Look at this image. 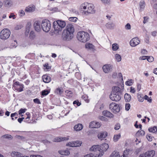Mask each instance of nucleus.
<instances>
[{
    "mask_svg": "<svg viewBox=\"0 0 157 157\" xmlns=\"http://www.w3.org/2000/svg\"><path fill=\"white\" fill-rule=\"evenodd\" d=\"M75 29L74 26L71 24L67 25L62 33V37L64 40L69 41L73 37Z\"/></svg>",
    "mask_w": 157,
    "mask_h": 157,
    "instance_id": "obj_1",
    "label": "nucleus"
},
{
    "mask_svg": "<svg viewBox=\"0 0 157 157\" xmlns=\"http://www.w3.org/2000/svg\"><path fill=\"white\" fill-rule=\"evenodd\" d=\"M66 26V23L64 21L58 20L53 23V27L54 29V33L56 35L60 34L61 32Z\"/></svg>",
    "mask_w": 157,
    "mask_h": 157,
    "instance_id": "obj_2",
    "label": "nucleus"
},
{
    "mask_svg": "<svg viewBox=\"0 0 157 157\" xmlns=\"http://www.w3.org/2000/svg\"><path fill=\"white\" fill-rule=\"evenodd\" d=\"M77 37L79 41L82 43H85L90 39L89 34L83 31L79 32L77 33Z\"/></svg>",
    "mask_w": 157,
    "mask_h": 157,
    "instance_id": "obj_3",
    "label": "nucleus"
},
{
    "mask_svg": "<svg viewBox=\"0 0 157 157\" xmlns=\"http://www.w3.org/2000/svg\"><path fill=\"white\" fill-rule=\"evenodd\" d=\"M42 30L45 32H48L50 30L51 25L50 21L47 19L43 20L41 24Z\"/></svg>",
    "mask_w": 157,
    "mask_h": 157,
    "instance_id": "obj_4",
    "label": "nucleus"
},
{
    "mask_svg": "<svg viewBox=\"0 0 157 157\" xmlns=\"http://www.w3.org/2000/svg\"><path fill=\"white\" fill-rule=\"evenodd\" d=\"M10 35V32L9 29H4L0 33V38L2 40H6L9 38Z\"/></svg>",
    "mask_w": 157,
    "mask_h": 157,
    "instance_id": "obj_5",
    "label": "nucleus"
},
{
    "mask_svg": "<svg viewBox=\"0 0 157 157\" xmlns=\"http://www.w3.org/2000/svg\"><path fill=\"white\" fill-rule=\"evenodd\" d=\"M87 10H83L82 13L83 14H85L86 15H88L89 13H94V6L92 4H89L87 6Z\"/></svg>",
    "mask_w": 157,
    "mask_h": 157,
    "instance_id": "obj_6",
    "label": "nucleus"
},
{
    "mask_svg": "<svg viewBox=\"0 0 157 157\" xmlns=\"http://www.w3.org/2000/svg\"><path fill=\"white\" fill-rule=\"evenodd\" d=\"M109 108L112 112L115 113L118 112L120 110L119 105L115 103H111L109 105Z\"/></svg>",
    "mask_w": 157,
    "mask_h": 157,
    "instance_id": "obj_7",
    "label": "nucleus"
},
{
    "mask_svg": "<svg viewBox=\"0 0 157 157\" xmlns=\"http://www.w3.org/2000/svg\"><path fill=\"white\" fill-rule=\"evenodd\" d=\"M121 95L122 94L111 93L109 95V98L112 101H117L121 100Z\"/></svg>",
    "mask_w": 157,
    "mask_h": 157,
    "instance_id": "obj_8",
    "label": "nucleus"
},
{
    "mask_svg": "<svg viewBox=\"0 0 157 157\" xmlns=\"http://www.w3.org/2000/svg\"><path fill=\"white\" fill-rule=\"evenodd\" d=\"M23 86L22 84H20L18 82H16L14 83L13 89L19 92H21L23 90Z\"/></svg>",
    "mask_w": 157,
    "mask_h": 157,
    "instance_id": "obj_9",
    "label": "nucleus"
},
{
    "mask_svg": "<svg viewBox=\"0 0 157 157\" xmlns=\"http://www.w3.org/2000/svg\"><path fill=\"white\" fill-rule=\"evenodd\" d=\"M140 41L138 37H135L132 39L130 42V44L132 47H135L139 44Z\"/></svg>",
    "mask_w": 157,
    "mask_h": 157,
    "instance_id": "obj_10",
    "label": "nucleus"
},
{
    "mask_svg": "<svg viewBox=\"0 0 157 157\" xmlns=\"http://www.w3.org/2000/svg\"><path fill=\"white\" fill-rule=\"evenodd\" d=\"M33 27L36 32H40L41 31L40 22L39 21H36L33 24Z\"/></svg>",
    "mask_w": 157,
    "mask_h": 157,
    "instance_id": "obj_11",
    "label": "nucleus"
},
{
    "mask_svg": "<svg viewBox=\"0 0 157 157\" xmlns=\"http://www.w3.org/2000/svg\"><path fill=\"white\" fill-rule=\"evenodd\" d=\"M113 66L110 64H106L104 65L102 68L105 73H108L112 71Z\"/></svg>",
    "mask_w": 157,
    "mask_h": 157,
    "instance_id": "obj_12",
    "label": "nucleus"
},
{
    "mask_svg": "<svg viewBox=\"0 0 157 157\" xmlns=\"http://www.w3.org/2000/svg\"><path fill=\"white\" fill-rule=\"evenodd\" d=\"M109 146L108 144L106 143L102 144L101 146H100V154L103 153V155L104 154L103 151H106L109 148Z\"/></svg>",
    "mask_w": 157,
    "mask_h": 157,
    "instance_id": "obj_13",
    "label": "nucleus"
},
{
    "mask_svg": "<svg viewBox=\"0 0 157 157\" xmlns=\"http://www.w3.org/2000/svg\"><path fill=\"white\" fill-rule=\"evenodd\" d=\"M107 136V133L106 132H99L98 134V138L101 140H103Z\"/></svg>",
    "mask_w": 157,
    "mask_h": 157,
    "instance_id": "obj_14",
    "label": "nucleus"
},
{
    "mask_svg": "<svg viewBox=\"0 0 157 157\" xmlns=\"http://www.w3.org/2000/svg\"><path fill=\"white\" fill-rule=\"evenodd\" d=\"M101 126V124L99 122L94 121L90 123L89 127L92 128H99Z\"/></svg>",
    "mask_w": 157,
    "mask_h": 157,
    "instance_id": "obj_15",
    "label": "nucleus"
},
{
    "mask_svg": "<svg viewBox=\"0 0 157 157\" xmlns=\"http://www.w3.org/2000/svg\"><path fill=\"white\" fill-rule=\"evenodd\" d=\"M155 154V152L154 150L149 151L146 152L143 154L144 157H153Z\"/></svg>",
    "mask_w": 157,
    "mask_h": 157,
    "instance_id": "obj_16",
    "label": "nucleus"
},
{
    "mask_svg": "<svg viewBox=\"0 0 157 157\" xmlns=\"http://www.w3.org/2000/svg\"><path fill=\"white\" fill-rule=\"evenodd\" d=\"M111 93L122 94L121 89L118 86L113 87H112V90Z\"/></svg>",
    "mask_w": 157,
    "mask_h": 157,
    "instance_id": "obj_17",
    "label": "nucleus"
},
{
    "mask_svg": "<svg viewBox=\"0 0 157 157\" xmlns=\"http://www.w3.org/2000/svg\"><path fill=\"white\" fill-rule=\"evenodd\" d=\"M100 146L99 145L93 146L90 148L91 151H96L98 154H100Z\"/></svg>",
    "mask_w": 157,
    "mask_h": 157,
    "instance_id": "obj_18",
    "label": "nucleus"
},
{
    "mask_svg": "<svg viewBox=\"0 0 157 157\" xmlns=\"http://www.w3.org/2000/svg\"><path fill=\"white\" fill-rule=\"evenodd\" d=\"M43 80L45 83H48L51 81V78L47 75H44L42 76Z\"/></svg>",
    "mask_w": 157,
    "mask_h": 157,
    "instance_id": "obj_19",
    "label": "nucleus"
},
{
    "mask_svg": "<svg viewBox=\"0 0 157 157\" xmlns=\"http://www.w3.org/2000/svg\"><path fill=\"white\" fill-rule=\"evenodd\" d=\"M35 9L34 5H30L27 7L25 9V11L27 12H31L34 11Z\"/></svg>",
    "mask_w": 157,
    "mask_h": 157,
    "instance_id": "obj_20",
    "label": "nucleus"
},
{
    "mask_svg": "<svg viewBox=\"0 0 157 157\" xmlns=\"http://www.w3.org/2000/svg\"><path fill=\"white\" fill-rule=\"evenodd\" d=\"M102 114L107 117H112L113 116V115L112 113L107 110L104 111L102 112Z\"/></svg>",
    "mask_w": 157,
    "mask_h": 157,
    "instance_id": "obj_21",
    "label": "nucleus"
},
{
    "mask_svg": "<svg viewBox=\"0 0 157 157\" xmlns=\"http://www.w3.org/2000/svg\"><path fill=\"white\" fill-rule=\"evenodd\" d=\"M31 27V24L30 22H28L27 23L26 26V31L25 34L27 35L29 33L30 30V29Z\"/></svg>",
    "mask_w": 157,
    "mask_h": 157,
    "instance_id": "obj_22",
    "label": "nucleus"
},
{
    "mask_svg": "<svg viewBox=\"0 0 157 157\" xmlns=\"http://www.w3.org/2000/svg\"><path fill=\"white\" fill-rule=\"evenodd\" d=\"M21 155L22 154L20 152L15 151H12L11 154L12 157H20Z\"/></svg>",
    "mask_w": 157,
    "mask_h": 157,
    "instance_id": "obj_23",
    "label": "nucleus"
},
{
    "mask_svg": "<svg viewBox=\"0 0 157 157\" xmlns=\"http://www.w3.org/2000/svg\"><path fill=\"white\" fill-rule=\"evenodd\" d=\"M83 125L82 124H79L75 126L74 128L76 131H80L83 128Z\"/></svg>",
    "mask_w": 157,
    "mask_h": 157,
    "instance_id": "obj_24",
    "label": "nucleus"
},
{
    "mask_svg": "<svg viewBox=\"0 0 157 157\" xmlns=\"http://www.w3.org/2000/svg\"><path fill=\"white\" fill-rule=\"evenodd\" d=\"M85 48L87 49L93 50L94 49V46L92 44L86 43L85 44Z\"/></svg>",
    "mask_w": 157,
    "mask_h": 157,
    "instance_id": "obj_25",
    "label": "nucleus"
},
{
    "mask_svg": "<svg viewBox=\"0 0 157 157\" xmlns=\"http://www.w3.org/2000/svg\"><path fill=\"white\" fill-rule=\"evenodd\" d=\"M139 6L140 7V11H141L143 10L145 6V2L144 0L141 1L139 3Z\"/></svg>",
    "mask_w": 157,
    "mask_h": 157,
    "instance_id": "obj_26",
    "label": "nucleus"
},
{
    "mask_svg": "<svg viewBox=\"0 0 157 157\" xmlns=\"http://www.w3.org/2000/svg\"><path fill=\"white\" fill-rule=\"evenodd\" d=\"M59 152L63 155H68L70 154V151L67 149L63 151H59Z\"/></svg>",
    "mask_w": 157,
    "mask_h": 157,
    "instance_id": "obj_27",
    "label": "nucleus"
},
{
    "mask_svg": "<svg viewBox=\"0 0 157 157\" xmlns=\"http://www.w3.org/2000/svg\"><path fill=\"white\" fill-rule=\"evenodd\" d=\"M103 153H101V154L98 155L97 154L96 155L94 156L93 153H91L89 154H87L85 155L84 157H101L103 155Z\"/></svg>",
    "mask_w": 157,
    "mask_h": 157,
    "instance_id": "obj_28",
    "label": "nucleus"
},
{
    "mask_svg": "<svg viewBox=\"0 0 157 157\" xmlns=\"http://www.w3.org/2000/svg\"><path fill=\"white\" fill-rule=\"evenodd\" d=\"M66 138L65 137H57L54 139L53 140V141L56 142H60L62 141H64L66 140Z\"/></svg>",
    "mask_w": 157,
    "mask_h": 157,
    "instance_id": "obj_29",
    "label": "nucleus"
},
{
    "mask_svg": "<svg viewBox=\"0 0 157 157\" xmlns=\"http://www.w3.org/2000/svg\"><path fill=\"white\" fill-rule=\"evenodd\" d=\"M137 97L140 102H142L144 101V97L142 94L138 93L137 94Z\"/></svg>",
    "mask_w": 157,
    "mask_h": 157,
    "instance_id": "obj_30",
    "label": "nucleus"
},
{
    "mask_svg": "<svg viewBox=\"0 0 157 157\" xmlns=\"http://www.w3.org/2000/svg\"><path fill=\"white\" fill-rule=\"evenodd\" d=\"M148 130L150 132L155 133L157 132V127L155 126L152 128H150Z\"/></svg>",
    "mask_w": 157,
    "mask_h": 157,
    "instance_id": "obj_31",
    "label": "nucleus"
},
{
    "mask_svg": "<svg viewBox=\"0 0 157 157\" xmlns=\"http://www.w3.org/2000/svg\"><path fill=\"white\" fill-rule=\"evenodd\" d=\"M124 98L126 101L129 102L131 99V96L130 95L127 93H126L124 95Z\"/></svg>",
    "mask_w": 157,
    "mask_h": 157,
    "instance_id": "obj_32",
    "label": "nucleus"
},
{
    "mask_svg": "<svg viewBox=\"0 0 157 157\" xmlns=\"http://www.w3.org/2000/svg\"><path fill=\"white\" fill-rule=\"evenodd\" d=\"M120 155L119 154V152L117 151H115L113 152L112 153L111 155L109 157H120Z\"/></svg>",
    "mask_w": 157,
    "mask_h": 157,
    "instance_id": "obj_33",
    "label": "nucleus"
},
{
    "mask_svg": "<svg viewBox=\"0 0 157 157\" xmlns=\"http://www.w3.org/2000/svg\"><path fill=\"white\" fill-rule=\"evenodd\" d=\"M106 27L109 29H113L115 26L114 24L112 22H109L106 25Z\"/></svg>",
    "mask_w": 157,
    "mask_h": 157,
    "instance_id": "obj_34",
    "label": "nucleus"
},
{
    "mask_svg": "<svg viewBox=\"0 0 157 157\" xmlns=\"http://www.w3.org/2000/svg\"><path fill=\"white\" fill-rule=\"evenodd\" d=\"M145 132L141 129L138 130L136 133V135L138 136H143L145 135Z\"/></svg>",
    "mask_w": 157,
    "mask_h": 157,
    "instance_id": "obj_35",
    "label": "nucleus"
},
{
    "mask_svg": "<svg viewBox=\"0 0 157 157\" xmlns=\"http://www.w3.org/2000/svg\"><path fill=\"white\" fill-rule=\"evenodd\" d=\"M36 37V35L34 32L32 31L30 32L29 34V38L33 40Z\"/></svg>",
    "mask_w": 157,
    "mask_h": 157,
    "instance_id": "obj_36",
    "label": "nucleus"
},
{
    "mask_svg": "<svg viewBox=\"0 0 157 157\" xmlns=\"http://www.w3.org/2000/svg\"><path fill=\"white\" fill-rule=\"evenodd\" d=\"M119 48V46L118 45L114 43L112 44V49L113 51H116Z\"/></svg>",
    "mask_w": 157,
    "mask_h": 157,
    "instance_id": "obj_37",
    "label": "nucleus"
},
{
    "mask_svg": "<svg viewBox=\"0 0 157 157\" xmlns=\"http://www.w3.org/2000/svg\"><path fill=\"white\" fill-rule=\"evenodd\" d=\"M121 137L120 134L114 135L113 137V140L114 142H117Z\"/></svg>",
    "mask_w": 157,
    "mask_h": 157,
    "instance_id": "obj_38",
    "label": "nucleus"
},
{
    "mask_svg": "<svg viewBox=\"0 0 157 157\" xmlns=\"http://www.w3.org/2000/svg\"><path fill=\"white\" fill-rule=\"evenodd\" d=\"M63 92V89L59 88H57L55 91V93L57 94H61Z\"/></svg>",
    "mask_w": 157,
    "mask_h": 157,
    "instance_id": "obj_39",
    "label": "nucleus"
},
{
    "mask_svg": "<svg viewBox=\"0 0 157 157\" xmlns=\"http://www.w3.org/2000/svg\"><path fill=\"white\" fill-rule=\"evenodd\" d=\"M5 2L6 6H10L12 5V2L10 0H6Z\"/></svg>",
    "mask_w": 157,
    "mask_h": 157,
    "instance_id": "obj_40",
    "label": "nucleus"
},
{
    "mask_svg": "<svg viewBox=\"0 0 157 157\" xmlns=\"http://www.w3.org/2000/svg\"><path fill=\"white\" fill-rule=\"evenodd\" d=\"M115 56L117 62H119L121 61V55L119 54H116L115 55Z\"/></svg>",
    "mask_w": 157,
    "mask_h": 157,
    "instance_id": "obj_41",
    "label": "nucleus"
},
{
    "mask_svg": "<svg viewBox=\"0 0 157 157\" xmlns=\"http://www.w3.org/2000/svg\"><path fill=\"white\" fill-rule=\"evenodd\" d=\"M102 2L105 5H109L110 3V0H101Z\"/></svg>",
    "mask_w": 157,
    "mask_h": 157,
    "instance_id": "obj_42",
    "label": "nucleus"
},
{
    "mask_svg": "<svg viewBox=\"0 0 157 157\" xmlns=\"http://www.w3.org/2000/svg\"><path fill=\"white\" fill-rule=\"evenodd\" d=\"M77 19V18L75 17H69L68 18V20L69 21L74 22H76Z\"/></svg>",
    "mask_w": 157,
    "mask_h": 157,
    "instance_id": "obj_43",
    "label": "nucleus"
},
{
    "mask_svg": "<svg viewBox=\"0 0 157 157\" xmlns=\"http://www.w3.org/2000/svg\"><path fill=\"white\" fill-rule=\"evenodd\" d=\"M49 93V91L48 90H44L42 91L41 92V95L43 96H46Z\"/></svg>",
    "mask_w": 157,
    "mask_h": 157,
    "instance_id": "obj_44",
    "label": "nucleus"
},
{
    "mask_svg": "<svg viewBox=\"0 0 157 157\" xmlns=\"http://www.w3.org/2000/svg\"><path fill=\"white\" fill-rule=\"evenodd\" d=\"M132 84V80L131 79L126 81L125 82V84L126 85L129 86H131Z\"/></svg>",
    "mask_w": 157,
    "mask_h": 157,
    "instance_id": "obj_45",
    "label": "nucleus"
},
{
    "mask_svg": "<svg viewBox=\"0 0 157 157\" xmlns=\"http://www.w3.org/2000/svg\"><path fill=\"white\" fill-rule=\"evenodd\" d=\"M74 144L75 145L74 147H79L81 146V143L78 141H76L74 142Z\"/></svg>",
    "mask_w": 157,
    "mask_h": 157,
    "instance_id": "obj_46",
    "label": "nucleus"
},
{
    "mask_svg": "<svg viewBox=\"0 0 157 157\" xmlns=\"http://www.w3.org/2000/svg\"><path fill=\"white\" fill-rule=\"evenodd\" d=\"M44 67L45 68V69L47 71H49L51 68V66H49L48 63H46L44 65Z\"/></svg>",
    "mask_w": 157,
    "mask_h": 157,
    "instance_id": "obj_47",
    "label": "nucleus"
},
{
    "mask_svg": "<svg viewBox=\"0 0 157 157\" xmlns=\"http://www.w3.org/2000/svg\"><path fill=\"white\" fill-rule=\"evenodd\" d=\"M145 99L146 100H147V101L151 103V102L152 99L151 98H149L148 97L147 95H145L144 97V99Z\"/></svg>",
    "mask_w": 157,
    "mask_h": 157,
    "instance_id": "obj_48",
    "label": "nucleus"
},
{
    "mask_svg": "<svg viewBox=\"0 0 157 157\" xmlns=\"http://www.w3.org/2000/svg\"><path fill=\"white\" fill-rule=\"evenodd\" d=\"M154 59L153 57L152 56H148L147 58V60L150 62H152L154 60Z\"/></svg>",
    "mask_w": 157,
    "mask_h": 157,
    "instance_id": "obj_49",
    "label": "nucleus"
},
{
    "mask_svg": "<svg viewBox=\"0 0 157 157\" xmlns=\"http://www.w3.org/2000/svg\"><path fill=\"white\" fill-rule=\"evenodd\" d=\"M2 137L6 139H12V136L11 135H5L2 136Z\"/></svg>",
    "mask_w": 157,
    "mask_h": 157,
    "instance_id": "obj_50",
    "label": "nucleus"
},
{
    "mask_svg": "<svg viewBox=\"0 0 157 157\" xmlns=\"http://www.w3.org/2000/svg\"><path fill=\"white\" fill-rule=\"evenodd\" d=\"M66 146H69L70 147H74L75 145L74 144V142H69L67 144H66Z\"/></svg>",
    "mask_w": 157,
    "mask_h": 157,
    "instance_id": "obj_51",
    "label": "nucleus"
},
{
    "mask_svg": "<svg viewBox=\"0 0 157 157\" xmlns=\"http://www.w3.org/2000/svg\"><path fill=\"white\" fill-rule=\"evenodd\" d=\"M73 104L74 105L76 104L78 106H79L81 105V103L77 100L74 101L73 102Z\"/></svg>",
    "mask_w": 157,
    "mask_h": 157,
    "instance_id": "obj_52",
    "label": "nucleus"
},
{
    "mask_svg": "<svg viewBox=\"0 0 157 157\" xmlns=\"http://www.w3.org/2000/svg\"><path fill=\"white\" fill-rule=\"evenodd\" d=\"M125 29L126 30H129L131 29V25L130 24L128 23L125 26Z\"/></svg>",
    "mask_w": 157,
    "mask_h": 157,
    "instance_id": "obj_53",
    "label": "nucleus"
},
{
    "mask_svg": "<svg viewBox=\"0 0 157 157\" xmlns=\"http://www.w3.org/2000/svg\"><path fill=\"white\" fill-rule=\"evenodd\" d=\"M130 105L129 103H126L125 105V110L126 111H128L129 110L130 108Z\"/></svg>",
    "mask_w": 157,
    "mask_h": 157,
    "instance_id": "obj_54",
    "label": "nucleus"
},
{
    "mask_svg": "<svg viewBox=\"0 0 157 157\" xmlns=\"http://www.w3.org/2000/svg\"><path fill=\"white\" fill-rule=\"evenodd\" d=\"M26 110V109H21L19 110V114H20L22 113H23L25 112V111Z\"/></svg>",
    "mask_w": 157,
    "mask_h": 157,
    "instance_id": "obj_55",
    "label": "nucleus"
},
{
    "mask_svg": "<svg viewBox=\"0 0 157 157\" xmlns=\"http://www.w3.org/2000/svg\"><path fill=\"white\" fill-rule=\"evenodd\" d=\"M33 101L35 103H37V104H40L41 102H40L38 98H35L33 99Z\"/></svg>",
    "mask_w": 157,
    "mask_h": 157,
    "instance_id": "obj_56",
    "label": "nucleus"
},
{
    "mask_svg": "<svg viewBox=\"0 0 157 157\" xmlns=\"http://www.w3.org/2000/svg\"><path fill=\"white\" fill-rule=\"evenodd\" d=\"M42 142L45 145H47L51 143V142L47 140H42Z\"/></svg>",
    "mask_w": 157,
    "mask_h": 157,
    "instance_id": "obj_57",
    "label": "nucleus"
},
{
    "mask_svg": "<svg viewBox=\"0 0 157 157\" xmlns=\"http://www.w3.org/2000/svg\"><path fill=\"white\" fill-rule=\"evenodd\" d=\"M22 27L21 25H17L15 28V29L17 30H18L21 29Z\"/></svg>",
    "mask_w": 157,
    "mask_h": 157,
    "instance_id": "obj_58",
    "label": "nucleus"
},
{
    "mask_svg": "<svg viewBox=\"0 0 157 157\" xmlns=\"http://www.w3.org/2000/svg\"><path fill=\"white\" fill-rule=\"evenodd\" d=\"M120 127V124H117L115 125V126L114 127V129L116 130H118Z\"/></svg>",
    "mask_w": 157,
    "mask_h": 157,
    "instance_id": "obj_59",
    "label": "nucleus"
},
{
    "mask_svg": "<svg viewBox=\"0 0 157 157\" xmlns=\"http://www.w3.org/2000/svg\"><path fill=\"white\" fill-rule=\"evenodd\" d=\"M151 34L152 36L155 37L157 36V32L155 31H153L151 33Z\"/></svg>",
    "mask_w": 157,
    "mask_h": 157,
    "instance_id": "obj_60",
    "label": "nucleus"
},
{
    "mask_svg": "<svg viewBox=\"0 0 157 157\" xmlns=\"http://www.w3.org/2000/svg\"><path fill=\"white\" fill-rule=\"evenodd\" d=\"M148 57V56H140V59L141 60H145L146 59H147V58Z\"/></svg>",
    "mask_w": 157,
    "mask_h": 157,
    "instance_id": "obj_61",
    "label": "nucleus"
},
{
    "mask_svg": "<svg viewBox=\"0 0 157 157\" xmlns=\"http://www.w3.org/2000/svg\"><path fill=\"white\" fill-rule=\"evenodd\" d=\"M146 137L148 141H151L152 140V137H151L149 135H147Z\"/></svg>",
    "mask_w": 157,
    "mask_h": 157,
    "instance_id": "obj_62",
    "label": "nucleus"
},
{
    "mask_svg": "<svg viewBox=\"0 0 157 157\" xmlns=\"http://www.w3.org/2000/svg\"><path fill=\"white\" fill-rule=\"evenodd\" d=\"M144 20L143 23L144 24L146 23L147 21V20L148 19V17H144Z\"/></svg>",
    "mask_w": 157,
    "mask_h": 157,
    "instance_id": "obj_63",
    "label": "nucleus"
},
{
    "mask_svg": "<svg viewBox=\"0 0 157 157\" xmlns=\"http://www.w3.org/2000/svg\"><path fill=\"white\" fill-rule=\"evenodd\" d=\"M141 53L143 54H146L147 52V51L145 49H143L141 52Z\"/></svg>",
    "mask_w": 157,
    "mask_h": 157,
    "instance_id": "obj_64",
    "label": "nucleus"
}]
</instances>
